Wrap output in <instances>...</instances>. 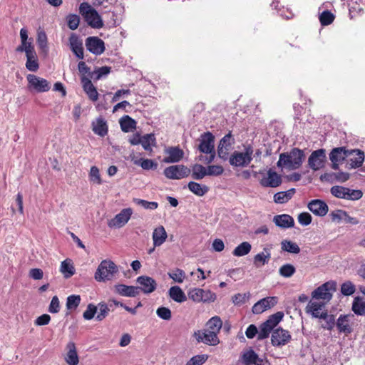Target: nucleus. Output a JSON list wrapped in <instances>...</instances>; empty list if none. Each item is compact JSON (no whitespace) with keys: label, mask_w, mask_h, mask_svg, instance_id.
Here are the masks:
<instances>
[{"label":"nucleus","mask_w":365,"mask_h":365,"mask_svg":"<svg viewBox=\"0 0 365 365\" xmlns=\"http://www.w3.org/2000/svg\"><path fill=\"white\" fill-rule=\"evenodd\" d=\"M304 158V152L299 148H293L289 153L280 154L277 166H284L289 170L299 168Z\"/></svg>","instance_id":"nucleus-1"},{"label":"nucleus","mask_w":365,"mask_h":365,"mask_svg":"<svg viewBox=\"0 0 365 365\" xmlns=\"http://www.w3.org/2000/svg\"><path fill=\"white\" fill-rule=\"evenodd\" d=\"M253 148L251 145H244V151H234L230 156L229 163L233 167L245 168L252 160Z\"/></svg>","instance_id":"nucleus-2"},{"label":"nucleus","mask_w":365,"mask_h":365,"mask_svg":"<svg viewBox=\"0 0 365 365\" xmlns=\"http://www.w3.org/2000/svg\"><path fill=\"white\" fill-rule=\"evenodd\" d=\"M118 272V267L113 262L103 260L95 273V279L98 282L111 280Z\"/></svg>","instance_id":"nucleus-3"},{"label":"nucleus","mask_w":365,"mask_h":365,"mask_svg":"<svg viewBox=\"0 0 365 365\" xmlns=\"http://www.w3.org/2000/svg\"><path fill=\"white\" fill-rule=\"evenodd\" d=\"M188 298L196 303H212L216 300V294L210 289L191 288L187 292Z\"/></svg>","instance_id":"nucleus-4"},{"label":"nucleus","mask_w":365,"mask_h":365,"mask_svg":"<svg viewBox=\"0 0 365 365\" xmlns=\"http://www.w3.org/2000/svg\"><path fill=\"white\" fill-rule=\"evenodd\" d=\"M330 192L337 198L349 200H359L363 195L362 192L359 190H351L348 187L339 185L333 186L330 190Z\"/></svg>","instance_id":"nucleus-5"},{"label":"nucleus","mask_w":365,"mask_h":365,"mask_svg":"<svg viewBox=\"0 0 365 365\" xmlns=\"http://www.w3.org/2000/svg\"><path fill=\"white\" fill-rule=\"evenodd\" d=\"M336 289V283L334 281H329L314 289L312 296L316 299H323L329 302L332 298V292Z\"/></svg>","instance_id":"nucleus-6"},{"label":"nucleus","mask_w":365,"mask_h":365,"mask_svg":"<svg viewBox=\"0 0 365 365\" xmlns=\"http://www.w3.org/2000/svg\"><path fill=\"white\" fill-rule=\"evenodd\" d=\"M78 69L81 78L83 88L88 98L91 99V71L84 61H80Z\"/></svg>","instance_id":"nucleus-7"},{"label":"nucleus","mask_w":365,"mask_h":365,"mask_svg":"<svg viewBox=\"0 0 365 365\" xmlns=\"http://www.w3.org/2000/svg\"><path fill=\"white\" fill-rule=\"evenodd\" d=\"M26 79L28 88L31 91H34L37 93H44L48 91L51 88V85L46 79L36 75L28 74Z\"/></svg>","instance_id":"nucleus-8"},{"label":"nucleus","mask_w":365,"mask_h":365,"mask_svg":"<svg viewBox=\"0 0 365 365\" xmlns=\"http://www.w3.org/2000/svg\"><path fill=\"white\" fill-rule=\"evenodd\" d=\"M163 173L168 179L180 180L187 177L190 174V170L183 165H171L166 168Z\"/></svg>","instance_id":"nucleus-9"},{"label":"nucleus","mask_w":365,"mask_h":365,"mask_svg":"<svg viewBox=\"0 0 365 365\" xmlns=\"http://www.w3.org/2000/svg\"><path fill=\"white\" fill-rule=\"evenodd\" d=\"M235 143V139L230 132L225 135L220 140L217 147V155L223 160H227L232 145Z\"/></svg>","instance_id":"nucleus-10"},{"label":"nucleus","mask_w":365,"mask_h":365,"mask_svg":"<svg viewBox=\"0 0 365 365\" xmlns=\"http://www.w3.org/2000/svg\"><path fill=\"white\" fill-rule=\"evenodd\" d=\"M292 339L289 332L281 327L273 330L271 343L274 346H282L288 344Z\"/></svg>","instance_id":"nucleus-11"},{"label":"nucleus","mask_w":365,"mask_h":365,"mask_svg":"<svg viewBox=\"0 0 365 365\" xmlns=\"http://www.w3.org/2000/svg\"><path fill=\"white\" fill-rule=\"evenodd\" d=\"M325 161L326 151L322 148L312 153L308 159V164L312 170L316 171L324 166Z\"/></svg>","instance_id":"nucleus-12"},{"label":"nucleus","mask_w":365,"mask_h":365,"mask_svg":"<svg viewBox=\"0 0 365 365\" xmlns=\"http://www.w3.org/2000/svg\"><path fill=\"white\" fill-rule=\"evenodd\" d=\"M278 302L277 297H264L256 302L252 308V312L255 314H259L274 307Z\"/></svg>","instance_id":"nucleus-13"},{"label":"nucleus","mask_w":365,"mask_h":365,"mask_svg":"<svg viewBox=\"0 0 365 365\" xmlns=\"http://www.w3.org/2000/svg\"><path fill=\"white\" fill-rule=\"evenodd\" d=\"M133 214V210L130 207L123 209L108 222L110 227L120 228L123 227L130 220Z\"/></svg>","instance_id":"nucleus-14"},{"label":"nucleus","mask_w":365,"mask_h":365,"mask_svg":"<svg viewBox=\"0 0 365 365\" xmlns=\"http://www.w3.org/2000/svg\"><path fill=\"white\" fill-rule=\"evenodd\" d=\"M164 153L166 155L163 160L165 163H175L180 162L184 157V151L179 146L165 148Z\"/></svg>","instance_id":"nucleus-15"},{"label":"nucleus","mask_w":365,"mask_h":365,"mask_svg":"<svg viewBox=\"0 0 365 365\" xmlns=\"http://www.w3.org/2000/svg\"><path fill=\"white\" fill-rule=\"evenodd\" d=\"M198 150L200 153H211L215 150V137L210 132H205L200 135Z\"/></svg>","instance_id":"nucleus-16"},{"label":"nucleus","mask_w":365,"mask_h":365,"mask_svg":"<svg viewBox=\"0 0 365 365\" xmlns=\"http://www.w3.org/2000/svg\"><path fill=\"white\" fill-rule=\"evenodd\" d=\"M259 183L262 187H277L281 185L282 178L277 172L269 169L267 171V176L262 178Z\"/></svg>","instance_id":"nucleus-17"},{"label":"nucleus","mask_w":365,"mask_h":365,"mask_svg":"<svg viewBox=\"0 0 365 365\" xmlns=\"http://www.w3.org/2000/svg\"><path fill=\"white\" fill-rule=\"evenodd\" d=\"M137 283L140 285V292L142 291L145 294H150L153 292L156 287V281L148 276H140L136 279Z\"/></svg>","instance_id":"nucleus-18"},{"label":"nucleus","mask_w":365,"mask_h":365,"mask_svg":"<svg viewBox=\"0 0 365 365\" xmlns=\"http://www.w3.org/2000/svg\"><path fill=\"white\" fill-rule=\"evenodd\" d=\"M195 336L197 341H201L208 345L216 346L220 343L217 334L207 329L202 332H195Z\"/></svg>","instance_id":"nucleus-19"},{"label":"nucleus","mask_w":365,"mask_h":365,"mask_svg":"<svg viewBox=\"0 0 365 365\" xmlns=\"http://www.w3.org/2000/svg\"><path fill=\"white\" fill-rule=\"evenodd\" d=\"M309 210L315 215L324 216L329 210L327 203L322 200H312L308 204Z\"/></svg>","instance_id":"nucleus-20"},{"label":"nucleus","mask_w":365,"mask_h":365,"mask_svg":"<svg viewBox=\"0 0 365 365\" xmlns=\"http://www.w3.org/2000/svg\"><path fill=\"white\" fill-rule=\"evenodd\" d=\"M115 292L119 295L128 297H135L140 294V288L135 286H128L123 284L114 286Z\"/></svg>","instance_id":"nucleus-21"},{"label":"nucleus","mask_w":365,"mask_h":365,"mask_svg":"<svg viewBox=\"0 0 365 365\" xmlns=\"http://www.w3.org/2000/svg\"><path fill=\"white\" fill-rule=\"evenodd\" d=\"M324 306V303L309 302L306 307V312L310 313L314 318L326 319L327 318V312H324L320 313Z\"/></svg>","instance_id":"nucleus-22"},{"label":"nucleus","mask_w":365,"mask_h":365,"mask_svg":"<svg viewBox=\"0 0 365 365\" xmlns=\"http://www.w3.org/2000/svg\"><path fill=\"white\" fill-rule=\"evenodd\" d=\"M67 353L64 357L66 362L68 365H77L79 362L76 345L73 341H70L66 345Z\"/></svg>","instance_id":"nucleus-23"},{"label":"nucleus","mask_w":365,"mask_h":365,"mask_svg":"<svg viewBox=\"0 0 365 365\" xmlns=\"http://www.w3.org/2000/svg\"><path fill=\"white\" fill-rule=\"evenodd\" d=\"M273 222L277 227L282 229L292 227L294 225L293 217L287 214L277 215L274 216Z\"/></svg>","instance_id":"nucleus-24"},{"label":"nucleus","mask_w":365,"mask_h":365,"mask_svg":"<svg viewBox=\"0 0 365 365\" xmlns=\"http://www.w3.org/2000/svg\"><path fill=\"white\" fill-rule=\"evenodd\" d=\"M349 156L350 157V167L351 168H359L362 165L364 160V153L359 149L349 150Z\"/></svg>","instance_id":"nucleus-25"},{"label":"nucleus","mask_w":365,"mask_h":365,"mask_svg":"<svg viewBox=\"0 0 365 365\" xmlns=\"http://www.w3.org/2000/svg\"><path fill=\"white\" fill-rule=\"evenodd\" d=\"M70 47L73 53L78 58H83V48L82 41L75 34H72L69 38Z\"/></svg>","instance_id":"nucleus-26"},{"label":"nucleus","mask_w":365,"mask_h":365,"mask_svg":"<svg viewBox=\"0 0 365 365\" xmlns=\"http://www.w3.org/2000/svg\"><path fill=\"white\" fill-rule=\"evenodd\" d=\"M168 237L167 232L163 226L160 225L154 229L153 232V246L159 247L162 245Z\"/></svg>","instance_id":"nucleus-27"},{"label":"nucleus","mask_w":365,"mask_h":365,"mask_svg":"<svg viewBox=\"0 0 365 365\" xmlns=\"http://www.w3.org/2000/svg\"><path fill=\"white\" fill-rule=\"evenodd\" d=\"M271 258L270 249L264 247L263 251L257 254L253 259V263L256 267H260L267 264Z\"/></svg>","instance_id":"nucleus-28"},{"label":"nucleus","mask_w":365,"mask_h":365,"mask_svg":"<svg viewBox=\"0 0 365 365\" xmlns=\"http://www.w3.org/2000/svg\"><path fill=\"white\" fill-rule=\"evenodd\" d=\"M348 315H341L336 322V326L339 332L349 334L352 331V328L349 324Z\"/></svg>","instance_id":"nucleus-29"},{"label":"nucleus","mask_w":365,"mask_h":365,"mask_svg":"<svg viewBox=\"0 0 365 365\" xmlns=\"http://www.w3.org/2000/svg\"><path fill=\"white\" fill-rule=\"evenodd\" d=\"M349 150H346L344 147L335 148L331 151L329 159L331 162H342L349 157Z\"/></svg>","instance_id":"nucleus-30"},{"label":"nucleus","mask_w":365,"mask_h":365,"mask_svg":"<svg viewBox=\"0 0 365 365\" xmlns=\"http://www.w3.org/2000/svg\"><path fill=\"white\" fill-rule=\"evenodd\" d=\"M93 131L101 137L106 136L108 132L106 120L102 117L98 118L96 124L93 123Z\"/></svg>","instance_id":"nucleus-31"},{"label":"nucleus","mask_w":365,"mask_h":365,"mask_svg":"<svg viewBox=\"0 0 365 365\" xmlns=\"http://www.w3.org/2000/svg\"><path fill=\"white\" fill-rule=\"evenodd\" d=\"M130 158L135 165L140 166L143 170H155L158 167V164L154 160L150 159H138L134 155H130Z\"/></svg>","instance_id":"nucleus-32"},{"label":"nucleus","mask_w":365,"mask_h":365,"mask_svg":"<svg viewBox=\"0 0 365 365\" xmlns=\"http://www.w3.org/2000/svg\"><path fill=\"white\" fill-rule=\"evenodd\" d=\"M351 310L356 315H365V298L363 297H355L354 298Z\"/></svg>","instance_id":"nucleus-33"},{"label":"nucleus","mask_w":365,"mask_h":365,"mask_svg":"<svg viewBox=\"0 0 365 365\" xmlns=\"http://www.w3.org/2000/svg\"><path fill=\"white\" fill-rule=\"evenodd\" d=\"M60 272L62 273L64 278L68 279L71 277L76 272V269L72 260L70 259H66L61 262Z\"/></svg>","instance_id":"nucleus-34"},{"label":"nucleus","mask_w":365,"mask_h":365,"mask_svg":"<svg viewBox=\"0 0 365 365\" xmlns=\"http://www.w3.org/2000/svg\"><path fill=\"white\" fill-rule=\"evenodd\" d=\"M26 68L32 72H36L39 68V63L36 51L26 55Z\"/></svg>","instance_id":"nucleus-35"},{"label":"nucleus","mask_w":365,"mask_h":365,"mask_svg":"<svg viewBox=\"0 0 365 365\" xmlns=\"http://www.w3.org/2000/svg\"><path fill=\"white\" fill-rule=\"evenodd\" d=\"M109 312V309L106 304L99 303L98 306H93V318H96L98 321L103 320Z\"/></svg>","instance_id":"nucleus-36"},{"label":"nucleus","mask_w":365,"mask_h":365,"mask_svg":"<svg viewBox=\"0 0 365 365\" xmlns=\"http://www.w3.org/2000/svg\"><path fill=\"white\" fill-rule=\"evenodd\" d=\"M170 297L175 302L182 303L186 301L187 297L182 289L178 286H173L169 289Z\"/></svg>","instance_id":"nucleus-37"},{"label":"nucleus","mask_w":365,"mask_h":365,"mask_svg":"<svg viewBox=\"0 0 365 365\" xmlns=\"http://www.w3.org/2000/svg\"><path fill=\"white\" fill-rule=\"evenodd\" d=\"M294 193V188H291L284 192H278L274 195V202L279 204L285 203L292 197Z\"/></svg>","instance_id":"nucleus-38"},{"label":"nucleus","mask_w":365,"mask_h":365,"mask_svg":"<svg viewBox=\"0 0 365 365\" xmlns=\"http://www.w3.org/2000/svg\"><path fill=\"white\" fill-rule=\"evenodd\" d=\"M120 125L123 132L128 133L135 129L136 122L129 115H124L120 119Z\"/></svg>","instance_id":"nucleus-39"},{"label":"nucleus","mask_w":365,"mask_h":365,"mask_svg":"<svg viewBox=\"0 0 365 365\" xmlns=\"http://www.w3.org/2000/svg\"><path fill=\"white\" fill-rule=\"evenodd\" d=\"M187 187L192 192L200 197L205 195L209 191V187L207 185L194 181L190 182Z\"/></svg>","instance_id":"nucleus-40"},{"label":"nucleus","mask_w":365,"mask_h":365,"mask_svg":"<svg viewBox=\"0 0 365 365\" xmlns=\"http://www.w3.org/2000/svg\"><path fill=\"white\" fill-rule=\"evenodd\" d=\"M284 313L282 312H277L270 315L264 323L273 331L274 330V328L282 321Z\"/></svg>","instance_id":"nucleus-41"},{"label":"nucleus","mask_w":365,"mask_h":365,"mask_svg":"<svg viewBox=\"0 0 365 365\" xmlns=\"http://www.w3.org/2000/svg\"><path fill=\"white\" fill-rule=\"evenodd\" d=\"M242 359L245 365H254L255 363L259 361V356L253 349L244 352Z\"/></svg>","instance_id":"nucleus-42"},{"label":"nucleus","mask_w":365,"mask_h":365,"mask_svg":"<svg viewBox=\"0 0 365 365\" xmlns=\"http://www.w3.org/2000/svg\"><path fill=\"white\" fill-rule=\"evenodd\" d=\"M252 246L248 242H243L236 247L232 251V255L236 257H242L251 251Z\"/></svg>","instance_id":"nucleus-43"},{"label":"nucleus","mask_w":365,"mask_h":365,"mask_svg":"<svg viewBox=\"0 0 365 365\" xmlns=\"http://www.w3.org/2000/svg\"><path fill=\"white\" fill-rule=\"evenodd\" d=\"M222 326V322L221 319L217 317H212L207 322V330H209L210 331H214L215 334H218L220 329Z\"/></svg>","instance_id":"nucleus-44"},{"label":"nucleus","mask_w":365,"mask_h":365,"mask_svg":"<svg viewBox=\"0 0 365 365\" xmlns=\"http://www.w3.org/2000/svg\"><path fill=\"white\" fill-rule=\"evenodd\" d=\"M281 248L282 250L292 254H298L300 252V248L296 242L287 240L282 241Z\"/></svg>","instance_id":"nucleus-45"},{"label":"nucleus","mask_w":365,"mask_h":365,"mask_svg":"<svg viewBox=\"0 0 365 365\" xmlns=\"http://www.w3.org/2000/svg\"><path fill=\"white\" fill-rule=\"evenodd\" d=\"M79 12L85 19L88 26H91V6L86 2L81 4Z\"/></svg>","instance_id":"nucleus-46"},{"label":"nucleus","mask_w":365,"mask_h":365,"mask_svg":"<svg viewBox=\"0 0 365 365\" xmlns=\"http://www.w3.org/2000/svg\"><path fill=\"white\" fill-rule=\"evenodd\" d=\"M192 171V178L195 180H201L207 175V168L200 164L194 165Z\"/></svg>","instance_id":"nucleus-47"},{"label":"nucleus","mask_w":365,"mask_h":365,"mask_svg":"<svg viewBox=\"0 0 365 365\" xmlns=\"http://www.w3.org/2000/svg\"><path fill=\"white\" fill-rule=\"evenodd\" d=\"M335 16L329 10L323 11L319 16L320 24L322 26L330 25L334 20Z\"/></svg>","instance_id":"nucleus-48"},{"label":"nucleus","mask_w":365,"mask_h":365,"mask_svg":"<svg viewBox=\"0 0 365 365\" xmlns=\"http://www.w3.org/2000/svg\"><path fill=\"white\" fill-rule=\"evenodd\" d=\"M37 43L39 48L45 53L47 54L48 51L47 44V36L43 31H38L37 34Z\"/></svg>","instance_id":"nucleus-49"},{"label":"nucleus","mask_w":365,"mask_h":365,"mask_svg":"<svg viewBox=\"0 0 365 365\" xmlns=\"http://www.w3.org/2000/svg\"><path fill=\"white\" fill-rule=\"evenodd\" d=\"M105 48L104 41L97 36H93V54L101 55Z\"/></svg>","instance_id":"nucleus-50"},{"label":"nucleus","mask_w":365,"mask_h":365,"mask_svg":"<svg viewBox=\"0 0 365 365\" xmlns=\"http://www.w3.org/2000/svg\"><path fill=\"white\" fill-rule=\"evenodd\" d=\"M155 138L153 134H146L142 137L140 144L143 148L148 151H151V146L155 145Z\"/></svg>","instance_id":"nucleus-51"},{"label":"nucleus","mask_w":365,"mask_h":365,"mask_svg":"<svg viewBox=\"0 0 365 365\" xmlns=\"http://www.w3.org/2000/svg\"><path fill=\"white\" fill-rule=\"evenodd\" d=\"M110 71L111 68L107 66L96 68L93 71V76H94L95 80H100L106 77L110 73Z\"/></svg>","instance_id":"nucleus-52"},{"label":"nucleus","mask_w":365,"mask_h":365,"mask_svg":"<svg viewBox=\"0 0 365 365\" xmlns=\"http://www.w3.org/2000/svg\"><path fill=\"white\" fill-rule=\"evenodd\" d=\"M295 267L291 264H285L282 265L279 269V274L286 278L291 277L295 273Z\"/></svg>","instance_id":"nucleus-53"},{"label":"nucleus","mask_w":365,"mask_h":365,"mask_svg":"<svg viewBox=\"0 0 365 365\" xmlns=\"http://www.w3.org/2000/svg\"><path fill=\"white\" fill-rule=\"evenodd\" d=\"M81 303V297L79 295H70L66 299V308L69 310L76 309Z\"/></svg>","instance_id":"nucleus-54"},{"label":"nucleus","mask_w":365,"mask_h":365,"mask_svg":"<svg viewBox=\"0 0 365 365\" xmlns=\"http://www.w3.org/2000/svg\"><path fill=\"white\" fill-rule=\"evenodd\" d=\"M21 43L16 48V52H25L26 55L35 51L34 46L32 45L31 39L30 41H21Z\"/></svg>","instance_id":"nucleus-55"},{"label":"nucleus","mask_w":365,"mask_h":365,"mask_svg":"<svg viewBox=\"0 0 365 365\" xmlns=\"http://www.w3.org/2000/svg\"><path fill=\"white\" fill-rule=\"evenodd\" d=\"M356 291L355 285L351 281H346L341 285V292L344 296H350Z\"/></svg>","instance_id":"nucleus-56"},{"label":"nucleus","mask_w":365,"mask_h":365,"mask_svg":"<svg viewBox=\"0 0 365 365\" xmlns=\"http://www.w3.org/2000/svg\"><path fill=\"white\" fill-rule=\"evenodd\" d=\"M208 355L200 354L192 356L185 365H202L208 359Z\"/></svg>","instance_id":"nucleus-57"},{"label":"nucleus","mask_w":365,"mask_h":365,"mask_svg":"<svg viewBox=\"0 0 365 365\" xmlns=\"http://www.w3.org/2000/svg\"><path fill=\"white\" fill-rule=\"evenodd\" d=\"M66 21L68 28L75 30L79 25L80 18L76 14H69L66 17Z\"/></svg>","instance_id":"nucleus-58"},{"label":"nucleus","mask_w":365,"mask_h":365,"mask_svg":"<svg viewBox=\"0 0 365 365\" xmlns=\"http://www.w3.org/2000/svg\"><path fill=\"white\" fill-rule=\"evenodd\" d=\"M134 202L137 205H140L143 208L147 209V210H155L158 207V204L156 202H148L145 200L137 199V198L134 199Z\"/></svg>","instance_id":"nucleus-59"},{"label":"nucleus","mask_w":365,"mask_h":365,"mask_svg":"<svg viewBox=\"0 0 365 365\" xmlns=\"http://www.w3.org/2000/svg\"><path fill=\"white\" fill-rule=\"evenodd\" d=\"M169 277L178 283H182L185 277V273L180 269H176L168 273Z\"/></svg>","instance_id":"nucleus-60"},{"label":"nucleus","mask_w":365,"mask_h":365,"mask_svg":"<svg viewBox=\"0 0 365 365\" xmlns=\"http://www.w3.org/2000/svg\"><path fill=\"white\" fill-rule=\"evenodd\" d=\"M224 168L221 165H213L207 168V175L218 176L223 173Z\"/></svg>","instance_id":"nucleus-61"},{"label":"nucleus","mask_w":365,"mask_h":365,"mask_svg":"<svg viewBox=\"0 0 365 365\" xmlns=\"http://www.w3.org/2000/svg\"><path fill=\"white\" fill-rule=\"evenodd\" d=\"M272 329H270L267 325H266L264 323H262L259 326V329L258 330V335H257V339L258 340H263L266 338H267L271 333Z\"/></svg>","instance_id":"nucleus-62"},{"label":"nucleus","mask_w":365,"mask_h":365,"mask_svg":"<svg viewBox=\"0 0 365 365\" xmlns=\"http://www.w3.org/2000/svg\"><path fill=\"white\" fill-rule=\"evenodd\" d=\"M156 314L164 320H170L172 317L170 309L165 307H159L156 311Z\"/></svg>","instance_id":"nucleus-63"},{"label":"nucleus","mask_w":365,"mask_h":365,"mask_svg":"<svg viewBox=\"0 0 365 365\" xmlns=\"http://www.w3.org/2000/svg\"><path fill=\"white\" fill-rule=\"evenodd\" d=\"M60 311V302L57 296H53L48 307V312L52 314L58 313Z\"/></svg>","instance_id":"nucleus-64"}]
</instances>
